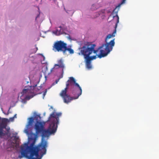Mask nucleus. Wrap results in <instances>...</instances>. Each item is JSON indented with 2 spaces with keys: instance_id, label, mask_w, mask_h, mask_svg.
<instances>
[{
  "instance_id": "3",
  "label": "nucleus",
  "mask_w": 159,
  "mask_h": 159,
  "mask_svg": "<svg viewBox=\"0 0 159 159\" xmlns=\"http://www.w3.org/2000/svg\"><path fill=\"white\" fill-rule=\"evenodd\" d=\"M66 84V87L61 91L60 95L63 99L64 102L67 104L77 99L81 94L82 89L73 77L69 78Z\"/></svg>"
},
{
  "instance_id": "16",
  "label": "nucleus",
  "mask_w": 159,
  "mask_h": 159,
  "mask_svg": "<svg viewBox=\"0 0 159 159\" xmlns=\"http://www.w3.org/2000/svg\"><path fill=\"white\" fill-rule=\"evenodd\" d=\"M47 92V89H46L43 93V98H44L45 95H46Z\"/></svg>"
},
{
  "instance_id": "6",
  "label": "nucleus",
  "mask_w": 159,
  "mask_h": 159,
  "mask_svg": "<svg viewBox=\"0 0 159 159\" xmlns=\"http://www.w3.org/2000/svg\"><path fill=\"white\" fill-rule=\"evenodd\" d=\"M44 126L41 122L37 121L35 125V128L37 133L41 132Z\"/></svg>"
},
{
  "instance_id": "23",
  "label": "nucleus",
  "mask_w": 159,
  "mask_h": 159,
  "mask_svg": "<svg viewBox=\"0 0 159 159\" xmlns=\"http://www.w3.org/2000/svg\"><path fill=\"white\" fill-rule=\"evenodd\" d=\"M51 108H52V109L53 108V107L52 106H51Z\"/></svg>"
},
{
  "instance_id": "10",
  "label": "nucleus",
  "mask_w": 159,
  "mask_h": 159,
  "mask_svg": "<svg viewBox=\"0 0 159 159\" xmlns=\"http://www.w3.org/2000/svg\"><path fill=\"white\" fill-rule=\"evenodd\" d=\"M66 51H68L69 53L70 54H72L74 53V51L71 48V47H68V48H67V45L63 53L64 54H65Z\"/></svg>"
},
{
  "instance_id": "17",
  "label": "nucleus",
  "mask_w": 159,
  "mask_h": 159,
  "mask_svg": "<svg viewBox=\"0 0 159 159\" xmlns=\"http://www.w3.org/2000/svg\"><path fill=\"white\" fill-rule=\"evenodd\" d=\"M32 97H31L30 96H26V98L27 99H30V98H31Z\"/></svg>"
},
{
  "instance_id": "8",
  "label": "nucleus",
  "mask_w": 159,
  "mask_h": 159,
  "mask_svg": "<svg viewBox=\"0 0 159 159\" xmlns=\"http://www.w3.org/2000/svg\"><path fill=\"white\" fill-rule=\"evenodd\" d=\"M53 33L57 35H59L63 34L64 33V31L61 27L60 26L57 28Z\"/></svg>"
},
{
  "instance_id": "7",
  "label": "nucleus",
  "mask_w": 159,
  "mask_h": 159,
  "mask_svg": "<svg viewBox=\"0 0 159 159\" xmlns=\"http://www.w3.org/2000/svg\"><path fill=\"white\" fill-rule=\"evenodd\" d=\"M58 64H55L54 65L55 67L58 66L59 68L62 69V73L63 74L64 73V69L65 68V65L63 63V60L62 59L58 60L57 61Z\"/></svg>"
},
{
  "instance_id": "5",
  "label": "nucleus",
  "mask_w": 159,
  "mask_h": 159,
  "mask_svg": "<svg viewBox=\"0 0 159 159\" xmlns=\"http://www.w3.org/2000/svg\"><path fill=\"white\" fill-rule=\"evenodd\" d=\"M67 44L61 41H57L54 44L53 47V50L55 52H63L65 49Z\"/></svg>"
},
{
  "instance_id": "20",
  "label": "nucleus",
  "mask_w": 159,
  "mask_h": 159,
  "mask_svg": "<svg viewBox=\"0 0 159 159\" xmlns=\"http://www.w3.org/2000/svg\"><path fill=\"white\" fill-rule=\"evenodd\" d=\"M59 81V80H56V81H55V82H56V84H57L58 82V81Z\"/></svg>"
},
{
  "instance_id": "15",
  "label": "nucleus",
  "mask_w": 159,
  "mask_h": 159,
  "mask_svg": "<svg viewBox=\"0 0 159 159\" xmlns=\"http://www.w3.org/2000/svg\"><path fill=\"white\" fill-rule=\"evenodd\" d=\"M3 129L0 128V137H1L6 135L5 133L3 132Z\"/></svg>"
},
{
  "instance_id": "13",
  "label": "nucleus",
  "mask_w": 159,
  "mask_h": 159,
  "mask_svg": "<svg viewBox=\"0 0 159 159\" xmlns=\"http://www.w3.org/2000/svg\"><path fill=\"white\" fill-rule=\"evenodd\" d=\"M5 129L7 131V132H5V133H5L6 134V135H10V127H9V126H7V127H6V128H4V129Z\"/></svg>"
},
{
  "instance_id": "9",
  "label": "nucleus",
  "mask_w": 159,
  "mask_h": 159,
  "mask_svg": "<svg viewBox=\"0 0 159 159\" xmlns=\"http://www.w3.org/2000/svg\"><path fill=\"white\" fill-rule=\"evenodd\" d=\"M7 124L5 120V119H3L0 123V128L2 129H3L7 127Z\"/></svg>"
},
{
  "instance_id": "14",
  "label": "nucleus",
  "mask_w": 159,
  "mask_h": 159,
  "mask_svg": "<svg viewBox=\"0 0 159 159\" xmlns=\"http://www.w3.org/2000/svg\"><path fill=\"white\" fill-rule=\"evenodd\" d=\"M30 92V90L28 89H24L22 90L21 93H22L23 95H24L25 94H26L27 93H28Z\"/></svg>"
},
{
  "instance_id": "12",
  "label": "nucleus",
  "mask_w": 159,
  "mask_h": 159,
  "mask_svg": "<svg viewBox=\"0 0 159 159\" xmlns=\"http://www.w3.org/2000/svg\"><path fill=\"white\" fill-rule=\"evenodd\" d=\"M34 119L32 117H31L29 118V121L28 122V124L27 125V128H29V127L30 126H32L33 125V123L34 122Z\"/></svg>"
},
{
  "instance_id": "2",
  "label": "nucleus",
  "mask_w": 159,
  "mask_h": 159,
  "mask_svg": "<svg viewBox=\"0 0 159 159\" xmlns=\"http://www.w3.org/2000/svg\"><path fill=\"white\" fill-rule=\"evenodd\" d=\"M29 139L32 142L29 146V142L22 145L20 146V155L18 157L21 159L25 157L27 159H41L43 156L46 154L47 147V142L44 140L36 146H35L37 136L32 132L29 134Z\"/></svg>"
},
{
  "instance_id": "4",
  "label": "nucleus",
  "mask_w": 159,
  "mask_h": 159,
  "mask_svg": "<svg viewBox=\"0 0 159 159\" xmlns=\"http://www.w3.org/2000/svg\"><path fill=\"white\" fill-rule=\"evenodd\" d=\"M61 115V113H56L55 112H53L50 115L48 121H51V123L49 125L48 129H43L41 131L43 139L56 132L57 127V124L59 123V117Z\"/></svg>"
},
{
  "instance_id": "22",
  "label": "nucleus",
  "mask_w": 159,
  "mask_h": 159,
  "mask_svg": "<svg viewBox=\"0 0 159 159\" xmlns=\"http://www.w3.org/2000/svg\"><path fill=\"white\" fill-rule=\"evenodd\" d=\"M25 133L27 134H28V131L27 130H26V131H25Z\"/></svg>"
},
{
  "instance_id": "11",
  "label": "nucleus",
  "mask_w": 159,
  "mask_h": 159,
  "mask_svg": "<svg viewBox=\"0 0 159 159\" xmlns=\"http://www.w3.org/2000/svg\"><path fill=\"white\" fill-rule=\"evenodd\" d=\"M84 58L86 61V64L87 67L89 69L91 68L92 66L91 64V61L86 57H84Z\"/></svg>"
},
{
  "instance_id": "21",
  "label": "nucleus",
  "mask_w": 159,
  "mask_h": 159,
  "mask_svg": "<svg viewBox=\"0 0 159 159\" xmlns=\"http://www.w3.org/2000/svg\"><path fill=\"white\" fill-rule=\"evenodd\" d=\"M37 84L35 85H34V86H33V87L34 88H35V87L37 86Z\"/></svg>"
},
{
  "instance_id": "1",
  "label": "nucleus",
  "mask_w": 159,
  "mask_h": 159,
  "mask_svg": "<svg viewBox=\"0 0 159 159\" xmlns=\"http://www.w3.org/2000/svg\"><path fill=\"white\" fill-rule=\"evenodd\" d=\"M117 7L114 10L112 14H114L113 17L114 18H116L117 19L116 23L115 25V29L113 33L111 34H108L105 38V41L106 43L105 44H103L101 46L99 47L98 49L97 50H94V48L96 46L95 44H93L88 43L85 44L83 46L79 48V49L81 55L84 56V57H86L89 59L91 61L92 60L95 59L96 58L97 55L89 56L93 52L94 53H97L99 50H100V53L99 54L97 55L98 57L101 58L105 57L107 55L112 49L113 47L114 46L115 39H114L111 40L109 43H107V40L112 37H115L116 33V28L117 26V24L119 22V17L117 15V12H115Z\"/></svg>"
},
{
  "instance_id": "18",
  "label": "nucleus",
  "mask_w": 159,
  "mask_h": 159,
  "mask_svg": "<svg viewBox=\"0 0 159 159\" xmlns=\"http://www.w3.org/2000/svg\"><path fill=\"white\" fill-rule=\"evenodd\" d=\"M126 0H122V1L121 2V4L124 3L125 2Z\"/></svg>"
},
{
  "instance_id": "19",
  "label": "nucleus",
  "mask_w": 159,
  "mask_h": 159,
  "mask_svg": "<svg viewBox=\"0 0 159 159\" xmlns=\"http://www.w3.org/2000/svg\"><path fill=\"white\" fill-rule=\"evenodd\" d=\"M39 14L38 15H37V16H36V20L37 18L39 17Z\"/></svg>"
}]
</instances>
